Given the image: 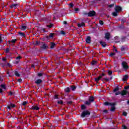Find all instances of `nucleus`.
<instances>
[{"instance_id": "nucleus-1", "label": "nucleus", "mask_w": 129, "mask_h": 129, "mask_svg": "<svg viewBox=\"0 0 129 129\" xmlns=\"http://www.w3.org/2000/svg\"><path fill=\"white\" fill-rule=\"evenodd\" d=\"M118 87L115 88L113 90V92H115V94L116 95H119V94H121V95L123 96V95H125L126 94H127V91L125 90H123L121 92H116V91H118Z\"/></svg>"}, {"instance_id": "nucleus-2", "label": "nucleus", "mask_w": 129, "mask_h": 129, "mask_svg": "<svg viewBox=\"0 0 129 129\" xmlns=\"http://www.w3.org/2000/svg\"><path fill=\"white\" fill-rule=\"evenodd\" d=\"M120 11H121V7L116 6L115 8V12L112 13L113 16H114V17H116L117 14H118L119 12H120Z\"/></svg>"}, {"instance_id": "nucleus-3", "label": "nucleus", "mask_w": 129, "mask_h": 129, "mask_svg": "<svg viewBox=\"0 0 129 129\" xmlns=\"http://www.w3.org/2000/svg\"><path fill=\"white\" fill-rule=\"evenodd\" d=\"M104 105H110L112 106L111 108V111H114V109H115V108L114 107V103H110L108 102H106L104 103Z\"/></svg>"}, {"instance_id": "nucleus-4", "label": "nucleus", "mask_w": 129, "mask_h": 129, "mask_svg": "<svg viewBox=\"0 0 129 129\" xmlns=\"http://www.w3.org/2000/svg\"><path fill=\"white\" fill-rule=\"evenodd\" d=\"M90 115V112L88 111H84L82 113V117H85V116H89Z\"/></svg>"}, {"instance_id": "nucleus-5", "label": "nucleus", "mask_w": 129, "mask_h": 129, "mask_svg": "<svg viewBox=\"0 0 129 129\" xmlns=\"http://www.w3.org/2000/svg\"><path fill=\"white\" fill-rule=\"evenodd\" d=\"M89 100V101H87L86 102V104L87 105H89V104H90V102H92L93 100H94V98H93V97H90Z\"/></svg>"}, {"instance_id": "nucleus-6", "label": "nucleus", "mask_w": 129, "mask_h": 129, "mask_svg": "<svg viewBox=\"0 0 129 129\" xmlns=\"http://www.w3.org/2000/svg\"><path fill=\"white\" fill-rule=\"evenodd\" d=\"M122 66L125 70H126L128 68V66H127V63L125 61H123L122 62Z\"/></svg>"}, {"instance_id": "nucleus-7", "label": "nucleus", "mask_w": 129, "mask_h": 129, "mask_svg": "<svg viewBox=\"0 0 129 129\" xmlns=\"http://www.w3.org/2000/svg\"><path fill=\"white\" fill-rule=\"evenodd\" d=\"M12 107H16V105H15L13 103H10V104H9L7 106V108L9 110H11L12 109Z\"/></svg>"}, {"instance_id": "nucleus-8", "label": "nucleus", "mask_w": 129, "mask_h": 129, "mask_svg": "<svg viewBox=\"0 0 129 129\" xmlns=\"http://www.w3.org/2000/svg\"><path fill=\"white\" fill-rule=\"evenodd\" d=\"M31 109H33V110H39L40 109V107L38 105L32 106L31 108Z\"/></svg>"}, {"instance_id": "nucleus-9", "label": "nucleus", "mask_w": 129, "mask_h": 129, "mask_svg": "<svg viewBox=\"0 0 129 129\" xmlns=\"http://www.w3.org/2000/svg\"><path fill=\"white\" fill-rule=\"evenodd\" d=\"M95 15V12L94 11H91L90 13H88V16L89 17H93Z\"/></svg>"}, {"instance_id": "nucleus-10", "label": "nucleus", "mask_w": 129, "mask_h": 129, "mask_svg": "<svg viewBox=\"0 0 129 129\" xmlns=\"http://www.w3.org/2000/svg\"><path fill=\"white\" fill-rule=\"evenodd\" d=\"M110 37V34L109 33H107L105 34V39H107V40H108Z\"/></svg>"}, {"instance_id": "nucleus-11", "label": "nucleus", "mask_w": 129, "mask_h": 129, "mask_svg": "<svg viewBox=\"0 0 129 129\" xmlns=\"http://www.w3.org/2000/svg\"><path fill=\"white\" fill-rule=\"evenodd\" d=\"M90 40H91L90 37V36H87V37L86 39V43H88V44H89L91 42Z\"/></svg>"}, {"instance_id": "nucleus-12", "label": "nucleus", "mask_w": 129, "mask_h": 129, "mask_svg": "<svg viewBox=\"0 0 129 129\" xmlns=\"http://www.w3.org/2000/svg\"><path fill=\"white\" fill-rule=\"evenodd\" d=\"M17 7H19V5L18 4H13L10 6L11 9H13V8H14V9H16Z\"/></svg>"}, {"instance_id": "nucleus-13", "label": "nucleus", "mask_w": 129, "mask_h": 129, "mask_svg": "<svg viewBox=\"0 0 129 129\" xmlns=\"http://www.w3.org/2000/svg\"><path fill=\"white\" fill-rule=\"evenodd\" d=\"M85 26V24L84 23H78V27H84Z\"/></svg>"}, {"instance_id": "nucleus-14", "label": "nucleus", "mask_w": 129, "mask_h": 129, "mask_svg": "<svg viewBox=\"0 0 129 129\" xmlns=\"http://www.w3.org/2000/svg\"><path fill=\"white\" fill-rule=\"evenodd\" d=\"M100 79H101V76H100L96 78V79H95V81H96V82H98V81H99Z\"/></svg>"}, {"instance_id": "nucleus-15", "label": "nucleus", "mask_w": 129, "mask_h": 129, "mask_svg": "<svg viewBox=\"0 0 129 129\" xmlns=\"http://www.w3.org/2000/svg\"><path fill=\"white\" fill-rule=\"evenodd\" d=\"M35 83H36V84H40V83H42V81L41 79L37 80L35 81Z\"/></svg>"}, {"instance_id": "nucleus-16", "label": "nucleus", "mask_w": 129, "mask_h": 129, "mask_svg": "<svg viewBox=\"0 0 129 129\" xmlns=\"http://www.w3.org/2000/svg\"><path fill=\"white\" fill-rule=\"evenodd\" d=\"M100 43L101 46H102V47H105V46L106 45V44L105 43V42L100 41Z\"/></svg>"}, {"instance_id": "nucleus-17", "label": "nucleus", "mask_w": 129, "mask_h": 129, "mask_svg": "<svg viewBox=\"0 0 129 129\" xmlns=\"http://www.w3.org/2000/svg\"><path fill=\"white\" fill-rule=\"evenodd\" d=\"M27 29V27L25 25H23L21 27V30H22V31H25V30H26Z\"/></svg>"}, {"instance_id": "nucleus-18", "label": "nucleus", "mask_w": 129, "mask_h": 129, "mask_svg": "<svg viewBox=\"0 0 129 129\" xmlns=\"http://www.w3.org/2000/svg\"><path fill=\"white\" fill-rule=\"evenodd\" d=\"M64 91H66V92H70V88L69 87L65 88Z\"/></svg>"}, {"instance_id": "nucleus-19", "label": "nucleus", "mask_w": 129, "mask_h": 129, "mask_svg": "<svg viewBox=\"0 0 129 129\" xmlns=\"http://www.w3.org/2000/svg\"><path fill=\"white\" fill-rule=\"evenodd\" d=\"M55 45H56V44H55V43H51V45H50V48H51V49H53V48H54V47H55Z\"/></svg>"}, {"instance_id": "nucleus-20", "label": "nucleus", "mask_w": 129, "mask_h": 129, "mask_svg": "<svg viewBox=\"0 0 129 129\" xmlns=\"http://www.w3.org/2000/svg\"><path fill=\"white\" fill-rule=\"evenodd\" d=\"M15 75H16V76H17V77H20V74L17 71L15 72Z\"/></svg>"}, {"instance_id": "nucleus-21", "label": "nucleus", "mask_w": 129, "mask_h": 129, "mask_svg": "<svg viewBox=\"0 0 129 129\" xmlns=\"http://www.w3.org/2000/svg\"><path fill=\"white\" fill-rule=\"evenodd\" d=\"M123 81H126L127 80V76H125L123 78Z\"/></svg>"}, {"instance_id": "nucleus-22", "label": "nucleus", "mask_w": 129, "mask_h": 129, "mask_svg": "<svg viewBox=\"0 0 129 129\" xmlns=\"http://www.w3.org/2000/svg\"><path fill=\"white\" fill-rule=\"evenodd\" d=\"M72 90H73V91H74V90H75V89H76V87L74 86H73L71 87Z\"/></svg>"}, {"instance_id": "nucleus-23", "label": "nucleus", "mask_w": 129, "mask_h": 129, "mask_svg": "<svg viewBox=\"0 0 129 129\" xmlns=\"http://www.w3.org/2000/svg\"><path fill=\"white\" fill-rule=\"evenodd\" d=\"M16 41H17V39H13L11 41H9V43H10V44H11V43H16Z\"/></svg>"}, {"instance_id": "nucleus-24", "label": "nucleus", "mask_w": 129, "mask_h": 129, "mask_svg": "<svg viewBox=\"0 0 129 129\" xmlns=\"http://www.w3.org/2000/svg\"><path fill=\"white\" fill-rule=\"evenodd\" d=\"M42 48L43 49H46V48H48V46H47V45H46V44H43L42 45Z\"/></svg>"}, {"instance_id": "nucleus-25", "label": "nucleus", "mask_w": 129, "mask_h": 129, "mask_svg": "<svg viewBox=\"0 0 129 129\" xmlns=\"http://www.w3.org/2000/svg\"><path fill=\"white\" fill-rule=\"evenodd\" d=\"M53 36H54V34L51 33L49 35V39H51V38H53Z\"/></svg>"}, {"instance_id": "nucleus-26", "label": "nucleus", "mask_w": 129, "mask_h": 129, "mask_svg": "<svg viewBox=\"0 0 129 129\" xmlns=\"http://www.w3.org/2000/svg\"><path fill=\"white\" fill-rule=\"evenodd\" d=\"M57 103L58 104H63V101L62 100H59L57 101Z\"/></svg>"}, {"instance_id": "nucleus-27", "label": "nucleus", "mask_w": 129, "mask_h": 129, "mask_svg": "<svg viewBox=\"0 0 129 129\" xmlns=\"http://www.w3.org/2000/svg\"><path fill=\"white\" fill-rule=\"evenodd\" d=\"M1 87L4 90L6 89V85H4V84L1 85Z\"/></svg>"}, {"instance_id": "nucleus-28", "label": "nucleus", "mask_w": 129, "mask_h": 129, "mask_svg": "<svg viewBox=\"0 0 129 129\" xmlns=\"http://www.w3.org/2000/svg\"><path fill=\"white\" fill-rule=\"evenodd\" d=\"M19 35H20V36H22V37H25V34H24L23 33L19 32Z\"/></svg>"}, {"instance_id": "nucleus-29", "label": "nucleus", "mask_w": 129, "mask_h": 129, "mask_svg": "<svg viewBox=\"0 0 129 129\" xmlns=\"http://www.w3.org/2000/svg\"><path fill=\"white\" fill-rule=\"evenodd\" d=\"M81 107L82 109H85V108H86L85 105H82L81 106Z\"/></svg>"}, {"instance_id": "nucleus-30", "label": "nucleus", "mask_w": 129, "mask_h": 129, "mask_svg": "<svg viewBox=\"0 0 129 129\" xmlns=\"http://www.w3.org/2000/svg\"><path fill=\"white\" fill-rule=\"evenodd\" d=\"M3 35H0V43H2L3 42V40L2 38H3Z\"/></svg>"}, {"instance_id": "nucleus-31", "label": "nucleus", "mask_w": 129, "mask_h": 129, "mask_svg": "<svg viewBox=\"0 0 129 129\" xmlns=\"http://www.w3.org/2000/svg\"><path fill=\"white\" fill-rule=\"evenodd\" d=\"M108 74L109 75H111V74H112V71H108Z\"/></svg>"}, {"instance_id": "nucleus-32", "label": "nucleus", "mask_w": 129, "mask_h": 129, "mask_svg": "<svg viewBox=\"0 0 129 129\" xmlns=\"http://www.w3.org/2000/svg\"><path fill=\"white\" fill-rule=\"evenodd\" d=\"M96 63V61H93L91 63L92 65H95V64Z\"/></svg>"}, {"instance_id": "nucleus-33", "label": "nucleus", "mask_w": 129, "mask_h": 129, "mask_svg": "<svg viewBox=\"0 0 129 129\" xmlns=\"http://www.w3.org/2000/svg\"><path fill=\"white\" fill-rule=\"evenodd\" d=\"M27 102H23L22 105H27Z\"/></svg>"}, {"instance_id": "nucleus-34", "label": "nucleus", "mask_w": 129, "mask_h": 129, "mask_svg": "<svg viewBox=\"0 0 129 129\" xmlns=\"http://www.w3.org/2000/svg\"><path fill=\"white\" fill-rule=\"evenodd\" d=\"M6 53H9V52H10V49L9 48L6 49Z\"/></svg>"}, {"instance_id": "nucleus-35", "label": "nucleus", "mask_w": 129, "mask_h": 129, "mask_svg": "<svg viewBox=\"0 0 129 129\" xmlns=\"http://www.w3.org/2000/svg\"><path fill=\"white\" fill-rule=\"evenodd\" d=\"M99 24H100V25H103V22L102 21H99Z\"/></svg>"}, {"instance_id": "nucleus-36", "label": "nucleus", "mask_w": 129, "mask_h": 129, "mask_svg": "<svg viewBox=\"0 0 129 129\" xmlns=\"http://www.w3.org/2000/svg\"><path fill=\"white\" fill-rule=\"evenodd\" d=\"M126 114H127V113L126 112H123V115H124L125 116H126Z\"/></svg>"}, {"instance_id": "nucleus-37", "label": "nucleus", "mask_w": 129, "mask_h": 129, "mask_svg": "<svg viewBox=\"0 0 129 129\" xmlns=\"http://www.w3.org/2000/svg\"><path fill=\"white\" fill-rule=\"evenodd\" d=\"M60 34H61V35H65V32L64 31H61Z\"/></svg>"}, {"instance_id": "nucleus-38", "label": "nucleus", "mask_w": 129, "mask_h": 129, "mask_svg": "<svg viewBox=\"0 0 129 129\" xmlns=\"http://www.w3.org/2000/svg\"><path fill=\"white\" fill-rule=\"evenodd\" d=\"M70 8H73V4H70Z\"/></svg>"}, {"instance_id": "nucleus-39", "label": "nucleus", "mask_w": 129, "mask_h": 129, "mask_svg": "<svg viewBox=\"0 0 129 129\" xmlns=\"http://www.w3.org/2000/svg\"><path fill=\"white\" fill-rule=\"evenodd\" d=\"M110 56H114V55H115V53H110Z\"/></svg>"}, {"instance_id": "nucleus-40", "label": "nucleus", "mask_w": 129, "mask_h": 129, "mask_svg": "<svg viewBox=\"0 0 129 129\" xmlns=\"http://www.w3.org/2000/svg\"><path fill=\"white\" fill-rule=\"evenodd\" d=\"M104 113H107V110H105L103 111Z\"/></svg>"}, {"instance_id": "nucleus-41", "label": "nucleus", "mask_w": 129, "mask_h": 129, "mask_svg": "<svg viewBox=\"0 0 129 129\" xmlns=\"http://www.w3.org/2000/svg\"><path fill=\"white\" fill-rule=\"evenodd\" d=\"M113 6H114L113 4H111V5H109V8H112V7H113Z\"/></svg>"}, {"instance_id": "nucleus-42", "label": "nucleus", "mask_w": 129, "mask_h": 129, "mask_svg": "<svg viewBox=\"0 0 129 129\" xmlns=\"http://www.w3.org/2000/svg\"><path fill=\"white\" fill-rule=\"evenodd\" d=\"M128 88H129V86H127L124 87V89H128Z\"/></svg>"}, {"instance_id": "nucleus-43", "label": "nucleus", "mask_w": 129, "mask_h": 129, "mask_svg": "<svg viewBox=\"0 0 129 129\" xmlns=\"http://www.w3.org/2000/svg\"><path fill=\"white\" fill-rule=\"evenodd\" d=\"M122 128H123V129H126V126H125V125H122Z\"/></svg>"}, {"instance_id": "nucleus-44", "label": "nucleus", "mask_w": 129, "mask_h": 129, "mask_svg": "<svg viewBox=\"0 0 129 129\" xmlns=\"http://www.w3.org/2000/svg\"><path fill=\"white\" fill-rule=\"evenodd\" d=\"M79 11V9L78 8H76L75 9V11L76 12H78Z\"/></svg>"}, {"instance_id": "nucleus-45", "label": "nucleus", "mask_w": 129, "mask_h": 129, "mask_svg": "<svg viewBox=\"0 0 129 129\" xmlns=\"http://www.w3.org/2000/svg\"><path fill=\"white\" fill-rule=\"evenodd\" d=\"M113 51H114V52H117V50H116V48H114Z\"/></svg>"}, {"instance_id": "nucleus-46", "label": "nucleus", "mask_w": 129, "mask_h": 129, "mask_svg": "<svg viewBox=\"0 0 129 129\" xmlns=\"http://www.w3.org/2000/svg\"><path fill=\"white\" fill-rule=\"evenodd\" d=\"M54 98L57 99L58 98V95H55V96L54 97Z\"/></svg>"}, {"instance_id": "nucleus-47", "label": "nucleus", "mask_w": 129, "mask_h": 129, "mask_svg": "<svg viewBox=\"0 0 129 129\" xmlns=\"http://www.w3.org/2000/svg\"><path fill=\"white\" fill-rule=\"evenodd\" d=\"M6 57H3V61H6Z\"/></svg>"}, {"instance_id": "nucleus-48", "label": "nucleus", "mask_w": 129, "mask_h": 129, "mask_svg": "<svg viewBox=\"0 0 129 129\" xmlns=\"http://www.w3.org/2000/svg\"><path fill=\"white\" fill-rule=\"evenodd\" d=\"M52 25H48V27H49V28H52Z\"/></svg>"}, {"instance_id": "nucleus-49", "label": "nucleus", "mask_w": 129, "mask_h": 129, "mask_svg": "<svg viewBox=\"0 0 129 129\" xmlns=\"http://www.w3.org/2000/svg\"><path fill=\"white\" fill-rule=\"evenodd\" d=\"M18 81H19V82H22V79H18Z\"/></svg>"}, {"instance_id": "nucleus-50", "label": "nucleus", "mask_w": 129, "mask_h": 129, "mask_svg": "<svg viewBox=\"0 0 129 129\" xmlns=\"http://www.w3.org/2000/svg\"><path fill=\"white\" fill-rule=\"evenodd\" d=\"M38 76H42V74L39 73L38 74Z\"/></svg>"}, {"instance_id": "nucleus-51", "label": "nucleus", "mask_w": 129, "mask_h": 129, "mask_svg": "<svg viewBox=\"0 0 129 129\" xmlns=\"http://www.w3.org/2000/svg\"><path fill=\"white\" fill-rule=\"evenodd\" d=\"M18 59H21V56H18L17 57V60H18Z\"/></svg>"}, {"instance_id": "nucleus-52", "label": "nucleus", "mask_w": 129, "mask_h": 129, "mask_svg": "<svg viewBox=\"0 0 129 129\" xmlns=\"http://www.w3.org/2000/svg\"><path fill=\"white\" fill-rule=\"evenodd\" d=\"M2 92H3V89H0V93H2Z\"/></svg>"}, {"instance_id": "nucleus-53", "label": "nucleus", "mask_w": 129, "mask_h": 129, "mask_svg": "<svg viewBox=\"0 0 129 129\" xmlns=\"http://www.w3.org/2000/svg\"><path fill=\"white\" fill-rule=\"evenodd\" d=\"M8 66L9 67H11L12 66H11V64L8 63Z\"/></svg>"}, {"instance_id": "nucleus-54", "label": "nucleus", "mask_w": 129, "mask_h": 129, "mask_svg": "<svg viewBox=\"0 0 129 129\" xmlns=\"http://www.w3.org/2000/svg\"><path fill=\"white\" fill-rule=\"evenodd\" d=\"M63 24H64V25H66V24H67V22L66 21H64Z\"/></svg>"}, {"instance_id": "nucleus-55", "label": "nucleus", "mask_w": 129, "mask_h": 129, "mask_svg": "<svg viewBox=\"0 0 129 129\" xmlns=\"http://www.w3.org/2000/svg\"><path fill=\"white\" fill-rule=\"evenodd\" d=\"M35 66H37V64H33V65H32V67H35Z\"/></svg>"}, {"instance_id": "nucleus-56", "label": "nucleus", "mask_w": 129, "mask_h": 129, "mask_svg": "<svg viewBox=\"0 0 129 129\" xmlns=\"http://www.w3.org/2000/svg\"><path fill=\"white\" fill-rule=\"evenodd\" d=\"M36 45H39V42L38 41L36 42Z\"/></svg>"}, {"instance_id": "nucleus-57", "label": "nucleus", "mask_w": 129, "mask_h": 129, "mask_svg": "<svg viewBox=\"0 0 129 129\" xmlns=\"http://www.w3.org/2000/svg\"><path fill=\"white\" fill-rule=\"evenodd\" d=\"M101 76V77H102V76H104V74H102Z\"/></svg>"}, {"instance_id": "nucleus-58", "label": "nucleus", "mask_w": 129, "mask_h": 129, "mask_svg": "<svg viewBox=\"0 0 129 129\" xmlns=\"http://www.w3.org/2000/svg\"><path fill=\"white\" fill-rule=\"evenodd\" d=\"M7 74H10V72H7Z\"/></svg>"}, {"instance_id": "nucleus-59", "label": "nucleus", "mask_w": 129, "mask_h": 129, "mask_svg": "<svg viewBox=\"0 0 129 129\" xmlns=\"http://www.w3.org/2000/svg\"><path fill=\"white\" fill-rule=\"evenodd\" d=\"M127 104H129V101H127Z\"/></svg>"}, {"instance_id": "nucleus-60", "label": "nucleus", "mask_w": 129, "mask_h": 129, "mask_svg": "<svg viewBox=\"0 0 129 129\" xmlns=\"http://www.w3.org/2000/svg\"><path fill=\"white\" fill-rule=\"evenodd\" d=\"M9 76H11V75H9Z\"/></svg>"}]
</instances>
